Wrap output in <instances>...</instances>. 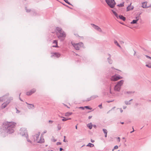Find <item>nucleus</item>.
<instances>
[{"label": "nucleus", "instance_id": "a878e982", "mask_svg": "<svg viewBox=\"0 0 151 151\" xmlns=\"http://www.w3.org/2000/svg\"><path fill=\"white\" fill-rule=\"evenodd\" d=\"M95 98V97H93V96H91V97H90L89 98H88L87 99V101H90V100H91L92 99H94V98Z\"/></svg>", "mask_w": 151, "mask_h": 151}, {"label": "nucleus", "instance_id": "6e6552de", "mask_svg": "<svg viewBox=\"0 0 151 151\" xmlns=\"http://www.w3.org/2000/svg\"><path fill=\"white\" fill-rule=\"evenodd\" d=\"M12 99V98H10L8 99L1 106V108L4 109L6 106L10 103V101Z\"/></svg>", "mask_w": 151, "mask_h": 151}, {"label": "nucleus", "instance_id": "58836bf2", "mask_svg": "<svg viewBox=\"0 0 151 151\" xmlns=\"http://www.w3.org/2000/svg\"><path fill=\"white\" fill-rule=\"evenodd\" d=\"M91 141L92 142H94V140H93L91 139Z\"/></svg>", "mask_w": 151, "mask_h": 151}, {"label": "nucleus", "instance_id": "c03bdc74", "mask_svg": "<svg viewBox=\"0 0 151 151\" xmlns=\"http://www.w3.org/2000/svg\"><path fill=\"white\" fill-rule=\"evenodd\" d=\"M76 129H77V125H76Z\"/></svg>", "mask_w": 151, "mask_h": 151}, {"label": "nucleus", "instance_id": "cd10ccee", "mask_svg": "<svg viewBox=\"0 0 151 151\" xmlns=\"http://www.w3.org/2000/svg\"><path fill=\"white\" fill-rule=\"evenodd\" d=\"M118 147L117 145L115 146L114 148V149L112 150V151H113L114 149H118Z\"/></svg>", "mask_w": 151, "mask_h": 151}, {"label": "nucleus", "instance_id": "37998d69", "mask_svg": "<svg viewBox=\"0 0 151 151\" xmlns=\"http://www.w3.org/2000/svg\"><path fill=\"white\" fill-rule=\"evenodd\" d=\"M146 57L147 58H151V57L147 56V55H146Z\"/></svg>", "mask_w": 151, "mask_h": 151}, {"label": "nucleus", "instance_id": "39448f33", "mask_svg": "<svg viewBox=\"0 0 151 151\" xmlns=\"http://www.w3.org/2000/svg\"><path fill=\"white\" fill-rule=\"evenodd\" d=\"M71 44L76 50H79L80 47L83 46V43L82 42L75 44L73 42H72Z\"/></svg>", "mask_w": 151, "mask_h": 151}, {"label": "nucleus", "instance_id": "b1692460", "mask_svg": "<svg viewBox=\"0 0 151 151\" xmlns=\"http://www.w3.org/2000/svg\"><path fill=\"white\" fill-rule=\"evenodd\" d=\"M62 117L63 118V119H62V120L63 121H65L68 119H71V118H70L69 119H67L64 117Z\"/></svg>", "mask_w": 151, "mask_h": 151}, {"label": "nucleus", "instance_id": "423d86ee", "mask_svg": "<svg viewBox=\"0 0 151 151\" xmlns=\"http://www.w3.org/2000/svg\"><path fill=\"white\" fill-rule=\"evenodd\" d=\"M20 131L21 134L23 136L26 135V137L27 138V139H28V135L26 129L25 128L22 127L20 129Z\"/></svg>", "mask_w": 151, "mask_h": 151}, {"label": "nucleus", "instance_id": "e433bc0d", "mask_svg": "<svg viewBox=\"0 0 151 151\" xmlns=\"http://www.w3.org/2000/svg\"><path fill=\"white\" fill-rule=\"evenodd\" d=\"M120 43L121 44H122L124 43V42L123 41H121L120 42Z\"/></svg>", "mask_w": 151, "mask_h": 151}, {"label": "nucleus", "instance_id": "f3484780", "mask_svg": "<svg viewBox=\"0 0 151 151\" xmlns=\"http://www.w3.org/2000/svg\"><path fill=\"white\" fill-rule=\"evenodd\" d=\"M133 9V6L130 5L129 6L127 7V11H128L132 10Z\"/></svg>", "mask_w": 151, "mask_h": 151}, {"label": "nucleus", "instance_id": "2f4dec72", "mask_svg": "<svg viewBox=\"0 0 151 151\" xmlns=\"http://www.w3.org/2000/svg\"><path fill=\"white\" fill-rule=\"evenodd\" d=\"M30 106V107L32 108L34 107V105L33 104H29Z\"/></svg>", "mask_w": 151, "mask_h": 151}, {"label": "nucleus", "instance_id": "79ce46f5", "mask_svg": "<svg viewBox=\"0 0 151 151\" xmlns=\"http://www.w3.org/2000/svg\"><path fill=\"white\" fill-rule=\"evenodd\" d=\"M49 122L50 123H52V121L50 120L49 121Z\"/></svg>", "mask_w": 151, "mask_h": 151}, {"label": "nucleus", "instance_id": "aec40b11", "mask_svg": "<svg viewBox=\"0 0 151 151\" xmlns=\"http://www.w3.org/2000/svg\"><path fill=\"white\" fill-rule=\"evenodd\" d=\"M72 114V112H67L65 113V116H68L71 115Z\"/></svg>", "mask_w": 151, "mask_h": 151}, {"label": "nucleus", "instance_id": "a19ab883", "mask_svg": "<svg viewBox=\"0 0 151 151\" xmlns=\"http://www.w3.org/2000/svg\"><path fill=\"white\" fill-rule=\"evenodd\" d=\"M74 35L76 36H78V37H80V36H78L77 34H74Z\"/></svg>", "mask_w": 151, "mask_h": 151}, {"label": "nucleus", "instance_id": "f8f14e48", "mask_svg": "<svg viewBox=\"0 0 151 151\" xmlns=\"http://www.w3.org/2000/svg\"><path fill=\"white\" fill-rule=\"evenodd\" d=\"M60 55L58 53H52L51 57H56L57 58L60 57Z\"/></svg>", "mask_w": 151, "mask_h": 151}, {"label": "nucleus", "instance_id": "0eeeda50", "mask_svg": "<svg viewBox=\"0 0 151 151\" xmlns=\"http://www.w3.org/2000/svg\"><path fill=\"white\" fill-rule=\"evenodd\" d=\"M122 77L120 76L119 75H115L112 76L111 77V81H115L122 79Z\"/></svg>", "mask_w": 151, "mask_h": 151}, {"label": "nucleus", "instance_id": "c85d7f7f", "mask_svg": "<svg viewBox=\"0 0 151 151\" xmlns=\"http://www.w3.org/2000/svg\"><path fill=\"white\" fill-rule=\"evenodd\" d=\"M146 66L149 68H151V63H150L148 65H146Z\"/></svg>", "mask_w": 151, "mask_h": 151}, {"label": "nucleus", "instance_id": "bb28decb", "mask_svg": "<svg viewBox=\"0 0 151 151\" xmlns=\"http://www.w3.org/2000/svg\"><path fill=\"white\" fill-rule=\"evenodd\" d=\"M84 107L86 109L90 110H91L92 109V108H91L90 107L88 106H85Z\"/></svg>", "mask_w": 151, "mask_h": 151}, {"label": "nucleus", "instance_id": "3c124183", "mask_svg": "<svg viewBox=\"0 0 151 151\" xmlns=\"http://www.w3.org/2000/svg\"><path fill=\"white\" fill-rule=\"evenodd\" d=\"M63 141H64V142H65V139Z\"/></svg>", "mask_w": 151, "mask_h": 151}, {"label": "nucleus", "instance_id": "9d476101", "mask_svg": "<svg viewBox=\"0 0 151 151\" xmlns=\"http://www.w3.org/2000/svg\"><path fill=\"white\" fill-rule=\"evenodd\" d=\"M92 26L95 29L99 32H102V30L98 26L95 25L93 24H91Z\"/></svg>", "mask_w": 151, "mask_h": 151}, {"label": "nucleus", "instance_id": "6e6d98bb", "mask_svg": "<svg viewBox=\"0 0 151 151\" xmlns=\"http://www.w3.org/2000/svg\"><path fill=\"white\" fill-rule=\"evenodd\" d=\"M51 151H52V150H51Z\"/></svg>", "mask_w": 151, "mask_h": 151}, {"label": "nucleus", "instance_id": "9b49d317", "mask_svg": "<svg viewBox=\"0 0 151 151\" xmlns=\"http://www.w3.org/2000/svg\"><path fill=\"white\" fill-rule=\"evenodd\" d=\"M149 6L150 5L147 4V2H144L142 3V7L143 8H147L149 7Z\"/></svg>", "mask_w": 151, "mask_h": 151}, {"label": "nucleus", "instance_id": "412c9836", "mask_svg": "<svg viewBox=\"0 0 151 151\" xmlns=\"http://www.w3.org/2000/svg\"><path fill=\"white\" fill-rule=\"evenodd\" d=\"M87 127L89 128V129H92V125L91 123H89L87 125Z\"/></svg>", "mask_w": 151, "mask_h": 151}, {"label": "nucleus", "instance_id": "72a5a7b5", "mask_svg": "<svg viewBox=\"0 0 151 151\" xmlns=\"http://www.w3.org/2000/svg\"><path fill=\"white\" fill-rule=\"evenodd\" d=\"M65 2H66V3H68L69 4V3L68 2V0H64Z\"/></svg>", "mask_w": 151, "mask_h": 151}, {"label": "nucleus", "instance_id": "ea45409f", "mask_svg": "<svg viewBox=\"0 0 151 151\" xmlns=\"http://www.w3.org/2000/svg\"><path fill=\"white\" fill-rule=\"evenodd\" d=\"M63 150V149L61 148H60V151H61Z\"/></svg>", "mask_w": 151, "mask_h": 151}, {"label": "nucleus", "instance_id": "6ab92c4d", "mask_svg": "<svg viewBox=\"0 0 151 151\" xmlns=\"http://www.w3.org/2000/svg\"><path fill=\"white\" fill-rule=\"evenodd\" d=\"M103 131L105 134V137H106L107 135V130L105 129H103Z\"/></svg>", "mask_w": 151, "mask_h": 151}, {"label": "nucleus", "instance_id": "1a4fd4ad", "mask_svg": "<svg viewBox=\"0 0 151 151\" xmlns=\"http://www.w3.org/2000/svg\"><path fill=\"white\" fill-rule=\"evenodd\" d=\"M112 11L113 13V14L115 15V16L117 18H118L119 17V19H120L122 20L123 21H124L125 20L126 18H125L122 15H119V16H118V14L117 13L114 11L113 10H112Z\"/></svg>", "mask_w": 151, "mask_h": 151}, {"label": "nucleus", "instance_id": "c756f323", "mask_svg": "<svg viewBox=\"0 0 151 151\" xmlns=\"http://www.w3.org/2000/svg\"><path fill=\"white\" fill-rule=\"evenodd\" d=\"M118 110H119L121 113H122L123 112V110L121 108L118 109Z\"/></svg>", "mask_w": 151, "mask_h": 151}, {"label": "nucleus", "instance_id": "7ed1b4c3", "mask_svg": "<svg viewBox=\"0 0 151 151\" xmlns=\"http://www.w3.org/2000/svg\"><path fill=\"white\" fill-rule=\"evenodd\" d=\"M57 30L58 32V33H57L58 38L61 40H64L66 36L65 32L63 31L59 27L57 28Z\"/></svg>", "mask_w": 151, "mask_h": 151}, {"label": "nucleus", "instance_id": "4c0bfd02", "mask_svg": "<svg viewBox=\"0 0 151 151\" xmlns=\"http://www.w3.org/2000/svg\"><path fill=\"white\" fill-rule=\"evenodd\" d=\"M2 99L1 98H0V101H2Z\"/></svg>", "mask_w": 151, "mask_h": 151}, {"label": "nucleus", "instance_id": "393cba45", "mask_svg": "<svg viewBox=\"0 0 151 151\" xmlns=\"http://www.w3.org/2000/svg\"><path fill=\"white\" fill-rule=\"evenodd\" d=\"M124 2L121 3L119 4L117 6L119 7H123L124 6Z\"/></svg>", "mask_w": 151, "mask_h": 151}, {"label": "nucleus", "instance_id": "dca6fc26", "mask_svg": "<svg viewBox=\"0 0 151 151\" xmlns=\"http://www.w3.org/2000/svg\"><path fill=\"white\" fill-rule=\"evenodd\" d=\"M52 47H58V42L57 40H54L53 42Z\"/></svg>", "mask_w": 151, "mask_h": 151}, {"label": "nucleus", "instance_id": "49530a36", "mask_svg": "<svg viewBox=\"0 0 151 151\" xmlns=\"http://www.w3.org/2000/svg\"><path fill=\"white\" fill-rule=\"evenodd\" d=\"M46 132V131H45L44 132V133H45Z\"/></svg>", "mask_w": 151, "mask_h": 151}, {"label": "nucleus", "instance_id": "20e7f679", "mask_svg": "<svg viewBox=\"0 0 151 151\" xmlns=\"http://www.w3.org/2000/svg\"><path fill=\"white\" fill-rule=\"evenodd\" d=\"M107 4L111 8H114L116 4L114 0H105Z\"/></svg>", "mask_w": 151, "mask_h": 151}, {"label": "nucleus", "instance_id": "ddd939ff", "mask_svg": "<svg viewBox=\"0 0 151 151\" xmlns=\"http://www.w3.org/2000/svg\"><path fill=\"white\" fill-rule=\"evenodd\" d=\"M121 89V87L116 85L114 88V90L115 91H120Z\"/></svg>", "mask_w": 151, "mask_h": 151}, {"label": "nucleus", "instance_id": "c9c22d12", "mask_svg": "<svg viewBox=\"0 0 151 151\" xmlns=\"http://www.w3.org/2000/svg\"><path fill=\"white\" fill-rule=\"evenodd\" d=\"M92 117V116H89V117H88V118L89 119H91V118Z\"/></svg>", "mask_w": 151, "mask_h": 151}, {"label": "nucleus", "instance_id": "09e8293b", "mask_svg": "<svg viewBox=\"0 0 151 151\" xmlns=\"http://www.w3.org/2000/svg\"><path fill=\"white\" fill-rule=\"evenodd\" d=\"M121 123L122 124H124V122H121Z\"/></svg>", "mask_w": 151, "mask_h": 151}, {"label": "nucleus", "instance_id": "8fccbe9b", "mask_svg": "<svg viewBox=\"0 0 151 151\" xmlns=\"http://www.w3.org/2000/svg\"><path fill=\"white\" fill-rule=\"evenodd\" d=\"M31 92H32V89L31 91H30Z\"/></svg>", "mask_w": 151, "mask_h": 151}, {"label": "nucleus", "instance_id": "7c9ffc66", "mask_svg": "<svg viewBox=\"0 0 151 151\" xmlns=\"http://www.w3.org/2000/svg\"><path fill=\"white\" fill-rule=\"evenodd\" d=\"M117 139L118 140V141L119 142H120V138L119 137H118L117 138Z\"/></svg>", "mask_w": 151, "mask_h": 151}, {"label": "nucleus", "instance_id": "f03ea898", "mask_svg": "<svg viewBox=\"0 0 151 151\" xmlns=\"http://www.w3.org/2000/svg\"><path fill=\"white\" fill-rule=\"evenodd\" d=\"M40 132H37L32 137V139H31V140L27 139V141L31 143H32L33 142L40 143L43 142L44 141V139L42 135L40 136Z\"/></svg>", "mask_w": 151, "mask_h": 151}, {"label": "nucleus", "instance_id": "4468645a", "mask_svg": "<svg viewBox=\"0 0 151 151\" xmlns=\"http://www.w3.org/2000/svg\"><path fill=\"white\" fill-rule=\"evenodd\" d=\"M36 91V90L35 89H32V92H31L30 91H29L28 92H27L26 93V94L27 95L29 96L32 95V93H34Z\"/></svg>", "mask_w": 151, "mask_h": 151}, {"label": "nucleus", "instance_id": "864d4df0", "mask_svg": "<svg viewBox=\"0 0 151 151\" xmlns=\"http://www.w3.org/2000/svg\"><path fill=\"white\" fill-rule=\"evenodd\" d=\"M65 105V106H66V105Z\"/></svg>", "mask_w": 151, "mask_h": 151}, {"label": "nucleus", "instance_id": "603ef678", "mask_svg": "<svg viewBox=\"0 0 151 151\" xmlns=\"http://www.w3.org/2000/svg\"><path fill=\"white\" fill-rule=\"evenodd\" d=\"M123 139H125V138H124V137H123Z\"/></svg>", "mask_w": 151, "mask_h": 151}, {"label": "nucleus", "instance_id": "473e14b6", "mask_svg": "<svg viewBox=\"0 0 151 151\" xmlns=\"http://www.w3.org/2000/svg\"><path fill=\"white\" fill-rule=\"evenodd\" d=\"M84 108H85L84 107H79V108L81 109H84Z\"/></svg>", "mask_w": 151, "mask_h": 151}, {"label": "nucleus", "instance_id": "f257e3e1", "mask_svg": "<svg viewBox=\"0 0 151 151\" xmlns=\"http://www.w3.org/2000/svg\"><path fill=\"white\" fill-rule=\"evenodd\" d=\"M16 123L13 122H5L3 125V127L0 129V132L4 133L5 134H11L14 132L13 128L15 127Z\"/></svg>", "mask_w": 151, "mask_h": 151}, {"label": "nucleus", "instance_id": "5701e85b", "mask_svg": "<svg viewBox=\"0 0 151 151\" xmlns=\"http://www.w3.org/2000/svg\"><path fill=\"white\" fill-rule=\"evenodd\" d=\"M114 43L116 45L118 46L120 48H121L120 46L119 45L118 42L116 40H115L114 41Z\"/></svg>", "mask_w": 151, "mask_h": 151}, {"label": "nucleus", "instance_id": "f704fd0d", "mask_svg": "<svg viewBox=\"0 0 151 151\" xmlns=\"http://www.w3.org/2000/svg\"><path fill=\"white\" fill-rule=\"evenodd\" d=\"M99 107L101 109L102 108V104H101L99 106Z\"/></svg>", "mask_w": 151, "mask_h": 151}, {"label": "nucleus", "instance_id": "2eb2a0df", "mask_svg": "<svg viewBox=\"0 0 151 151\" xmlns=\"http://www.w3.org/2000/svg\"><path fill=\"white\" fill-rule=\"evenodd\" d=\"M124 82V81L123 80H121L117 83L116 85L121 87V86L123 84Z\"/></svg>", "mask_w": 151, "mask_h": 151}, {"label": "nucleus", "instance_id": "a211bd4d", "mask_svg": "<svg viewBox=\"0 0 151 151\" xmlns=\"http://www.w3.org/2000/svg\"><path fill=\"white\" fill-rule=\"evenodd\" d=\"M137 19L136 20H133L132 22H131V24H136L137 23V22L139 20V19L137 18Z\"/></svg>", "mask_w": 151, "mask_h": 151}, {"label": "nucleus", "instance_id": "4be33fe9", "mask_svg": "<svg viewBox=\"0 0 151 151\" xmlns=\"http://www.w3.org/2000/svg\"><path fill=\"white\" fill-rule=\"evenodd\" d=\"M94 145L90 143H89L88 145H87V146L90 147H93L94 146Z\"/></svg>", "mask_w": 151, "mask_h": 151}, {"label": "nucleus", "instance_id": "de8ad7c7", "mask_svg": "<svg viewBox=\"0 0 151 151\" xmlns=\"http://www.w3.org/2000/svg\"><path fill=\"white\" fill-rule=\"evenodd\" d=\"M134 131V130H133V131H132V132H130V133H132V132H133Z\"/></svg>", "mask_w": 151, "mask_h": 151}, {"label": "nucleus", "instance_id": "a18cd8bd", "mask_svg": "<svg viewBox=\"0 0 151 151\" xmlns=\"http://www.w3.org/2000/svg\"><path fill=\"white\" fill-rule=\"evenodd\" d=\"M93 127L96 128V126L95 125L93 126Z\"/></svg>", "mask_w": 151, "mask_h": 151}, {"label": "nucleus", "instance_id": "5fc2aeb1", "mask_svg": "<svg viewBox=\"0 0 151 151\" xmlns=\"http://www.w3.org/2000/svg\"><path fill=\"white\" fill-rule=\"evenodd\" d=\"M150 59H151V58H150Z\"/></svg>", "mask_w": 151, "mask_h": 151}]
</instances>
